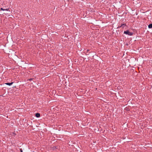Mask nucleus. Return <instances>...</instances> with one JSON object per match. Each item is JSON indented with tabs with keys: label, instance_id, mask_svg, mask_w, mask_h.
Listing matches in <instances>:
<instances>
[{
	"label": "nucleus",
	"instance_id": "423d86ee",
	"mask_svg": "<svg viewBox=\"0 0 152 152\" xmlns=\"http://www.w3.org/2000/svg\"><path fill=\"white\" fill-rule=\"evenodd\" d=\"M124 25H125V24H122L121 26H120V27H122Z\"/></svg>",
	"mask_w": 152,
	"mask_h": 152
},
{
	"label": "nucleus",
	"instance_id": "f03ea898",
	"mask_svg": "<svg viewBox=\"0 0 152 152\" xmlns=\"http://www.w3.org/2000/svg\"><path fill=\"white\" fill-rule=\"evenodd\" d=\"M13 83V82H12L11 83H5V84L7 85H9V86H10L11 85H12Z\"/></svg>",
	"mask_w": 152,
	"mask_h": 152
},
{
	"label": "nucleus",
	"instance_id": "20e7f679",
	"mask_svg": "<svg viewBox=\"0 0 152 152\" xmlns=\"http://www.w3.org/2000/svg\"><path fill=\"white\" fill-rule=\"evenodd\" d=\"M0 9H1V10H3V11H4V10L8 11V10H9V9H3V8H1Z\"/></svg>",
	"mask_w": 152,
	"mask_h": 152
},
{
	"label": "nucleus",
	"instance_id": "39448f33",
	"mask_svg": "<svg viewBox=\"0 0 152 152\" xmlns=\"http://www.w3.org/2000/svg\"><path fill=\"white\" fill-rule=\"evenodd\" d=\"M148 27L149 28H152V24H150L148 26Z\"/></svg>",
	"mask_w": 152,
	"mask_h": 152
},
{
	"label": "nucleus",
	"instance_id": "7ed1b4c3",
	"mask_svg": "<svg viewBox=\"0 0 152 152\" xmlns=\"http://www.w3.org/2000/svg\"><path fill=\"white\" fill-rule=\"evenodd\" d=\"M35 115L36 116V117H40V114L39 113H37L36 115Z\"/></svg>",
	"mask_w": 152,
	"mask_h": 152
},
{
	"label": "nucleus",
	"instance_id": "6e6552de",
	"mask_svg": "<svg viewBox=\"0 0 152 152\" xmlns=\"http://www.w3.org/2000/svg\"><path fill=\"white\" fill-rule=\"evenodd\" d=\"M32 80V78H30V79H29V80Z\"/></svg>",
	"mask_w": 152,
	"mask_h": 152
},
{
	"label": "nucleus",
	"instance_id": "0eeeda50",
	"mask_svg": "<svg viewBox=\"0 0 152 152\" xmlns=\"http://www.w3.org/2000/svg\"><path fill=\"white\" fill-rule=\"evenodd\" d=\"M20 152H23V151H22V149H20Z\"/></svg>",
	"mask_w": 152,
	"mask_h": 152
},
{
	"label": "nucleus",
	"instance_id": "f257e3e1",
	"mask_svg": "<svg viewBox=\"0 0 152 152\" xmlns=\"http://www.w3.org/2000/svg\"><path fill=\"white\" fill-rule=\"evenodd\" d=\"M124 33L125 34H127L129 36H131L133 34V33H132V32H131L129 31H124Z\"/></svg>",
	"mask_w": 152,
	"mask_h": 152
}]
</instances>
